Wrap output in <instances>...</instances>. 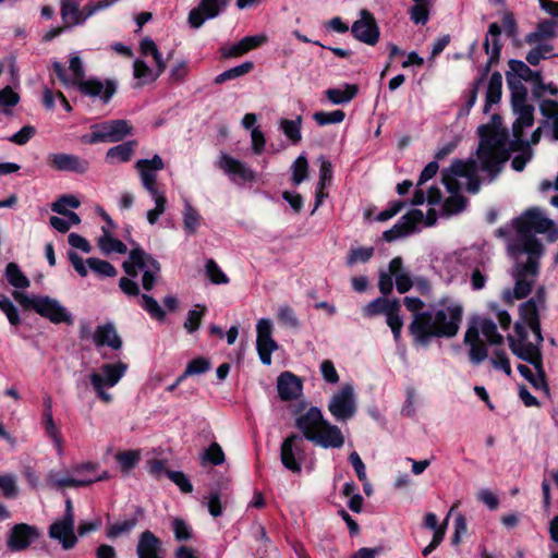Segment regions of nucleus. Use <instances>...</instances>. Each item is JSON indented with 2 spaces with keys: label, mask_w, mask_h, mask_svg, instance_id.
Returning a JSON list of instances; mask_svg holds the SVG:
<instances>
[{
  "label": "nucleus",
  "mask_w": 558,
  "mask_h": 558,
  "mask_svg": "<svg viewBox=\"0 0 558 558\" xmlns=\"http://www.w3.org/2000/svg\"><path fill=\"white\" fill-rule=\"evenodd\" d=\"M460 179L465 180L466 190L470 193L480 191L481 182L475 174L474 162L454 160L449 168L441 172V180L450 196L446 198L442 205V215L451 216L462 211L465 208L466 199L460 194Z\"/></svg>",
  "instance_id": "39448f33"
},
{
  "label": "nucleus",
  "mask_w": 558,
  "mask_h": 558,
  "mask_svg": "<svg viewBox=\"0 0 558 558\" xmlns=\"http://www.w3.org/2000/svg\"><path fill=\"white\" fill-rule=\"evenodd\" d=\"M539 110L544 118L542 126H538L531 136V143H538L542 131L547 125L551 128V136L554 140H558V101L550 99H543L539 105Z\"/></svg>",
  "instance_id": "6ab92c4d"
},
{
  "label": "nucleus",
  "mask_w": 558,
  "mask_h": 558,
  "mask_svg": "<svg viewBox=\"0 0 558 558\" xmlns=\"http://www.w3.org/2000/svg\"><path fill=\"white\" fill-rule=\"evenodd\" d=\"M93 342L97 348L109 347L112 350L122 348V339L112 323L97 326L93 332Z\"/></svg>",
  "instance_id": "a878e982"
},
{
  "label": "nucleus",
  "mask_w": 558,
  "mask_h": 558,
  "mask_svg": "<svg viewBox=\"0 0 558 558\" xmlns=\"http://www.w3.org/2000/svg\"><path fill=\"white\" fill-rule=\"evenodd\" d=\"M544 290L539 289L535 298L520 305L521 320L515 322V335H508L507 340L511 349V341L523 344L522 347L536 345L541 349L543 336L541 331V323L538 318L539 307L544 304Z\"/></svg>",
  "instance_id": "423d86ee"
},
{
  "label": "nucleus",
  "mask_w": 558,
  "mask_h": 558,
  "mask_svg": "<svg viewBox=\"0 0 558 558\" xmlns=\"http://www.w3.org/2000/svg\"><path fill=\"white\" fill-rule=\"evenodd\" d=\"M357 92V85L344 84L343 87L328 88L325 95L333 105H342L351 101L356 96Z\"/></svg>",
  "instance_id": "f704fd0d"
},
{
  "label": "nucleus",
  "mask_w": 558,
  "mask_h": 558,
  "mask_svg": "<svg viewBox=\"0 0 558 558\" xmlns=\"http://www.w3.org/2000/svg\"><path fill=\"white\" fill-rule=\"evenodd\" d=\"M80 3L72 0H61V17L64 23V27H73L84 23L82 17Z\"/></svg>",
  "instance_id": "72a5a7b5"
},
{
  "label": "nucleus",
  "mask_w": 558,
  "mask_h": 558,
  "mask_svg": "<svg viewBox=\"0 0 558 558\" xmlns=\"http://www.w3.org/2000/svg\"><path fill=\"white\" fill-rule=\"evenodd\" d=\"M159 551L160 541L150 531L143 532L136 548L138 558H161Z\"/></svg>",
  "instance_id": "7c9ffc66"
},
{
  "label": "nucleus",
  "mask_w": 558,
  "mask_h": 558,
  "mask_svg": "<svg viewBox=\"0 0 558 558\" xmlns=\"http://www.w3.org/2000/svg\"><path fill=\"white\" fill-rule=\"evenodd\" d=\"M468 329H475L477 337L480 333L490 345H500L504 343V337L498 332L495 322L490 318L478 317Z\"/></svg>",
  "instance_id": "c85d7f7f"
},
{
  "label": "nucleus",
  "mask_w": 558,
  "mask_h": 558,
  "mask_svg": "<svg viewBox=\"0 0 558 558\" xmlns=\"http://www.w3.org/2000/svg\"><path fill=\"white\" fill-rule=\"evenodd\" d=\"M165 168V163L159 155L151 159H140L135 162V169L138 171L141 183L155 202V208L147 211V221L155 225L159 217L165 213L167 198L163 192L157 186L158 171Z\"/></svg>",
  "instance_id": "0eeeda50"
},
{
  "label": "nucleus",
  "mask_w": 558,
  "mask_h": 558,
  "mask_svg": "<svg viewBox=\"0 0 558 558\" xmlns=\"http://www.w3.org/2000/svg\"><path fill=\"white\" fill-rule=\"evenodd\" d=\"M43 423H44V427H45V432H46L47 436L51 438L59 454H61L62 453V438L60 435V430L53 421V415L52 414L43 415Z\"/></svg>",
  "instance_id": "de8ad7c7"
},
{
  "label": "nucleus",
  "mask_w": 558,
  "mask_h": 558,
  "mask_svg": "<svg viewBox=\"0 0 558 558\" xmlns=\"http://www.w3.org/2000/svg\"><path fill=\"white\" fill-rule=\"evenodd\" d=\"M20 96L10 86L0 90V109L4 113H9V109L17 105Z\"/></svg>",
  "instance_id": "052dcab7"
},
{
  "label": "nucleus",
  "mask_w": 558,
  "mask_h": 558,
  "mask_svg": "<svg viewBox=\"0 0 558 558\" xmlns=\"http://www.w3.org/2000/svg\"><path fill=\"white\" fill-rule=\"evenodd\" d=\"M182 216L184 230L189 234H195L201 225L202 217L199 213L187 201L184 203Z\"/></svg>",
  "instance_id": "58836bf2"
},
{
  "label": "nucleus",
  "mask_w": 558,
  "mask_h": 558,
  "mask_svg": "<svg viewBox=\"0 0 558 558\" xmlns=\"http://www.w3.org/2000/svg\"><path fill=\"white\" fill-rule=\"evenodd\" d=\"M86 264L90 270L102 277H114L117 269L107 260L98 258H88Z\"/></svg>",
  "instance_id": "09e8293b"
},
{
  "label": "nucleus",
  "mask_w": 558,
  "mask_h": 558,
  "mask_svg": "<svg viewBox=\"0 0 558 558\" xmlns=\"http://www.w3.org/2000/svg\"><path fill=\"white\" fill-rule=\"evenodd\" d=\"M36 313L49 319L53 324H72V317L57 300L49 296H41L36 304Z\"/></svg>",
  "instance_id": "412c9836"
},
{
  "label": "nucleus",
  "mask_w": 558,
  "mask_h": 558,
  "mask_svg": "<svg viewBox=\"0 0 558 558\" xmlns=\"http://www.w3.org/2000/svg\"><path fill=\"white\" fill-rule=\"evenodd\" d=\"M254 69V63L252 61L243 62L240 65L231 68L215 77L216 84H222L227 81L238 78L250 73Z\"/></svg>",
  "instance_id": "37998d69"
},
{
  "label": "nucleus",
  "mask_w": 558,
  "mask_h": 558,
  "mask_svg": "<svg viewBox=\"0 0 558 558\" xmlns=\"http://www.w3.org/2000/svg\"><path fill=\"white\" fill-rule=\"evenodd\" d=\"M218 167L233 181L241 180L243 182L253 181L255 173L247 168L242 161L222 153L218 160Z\"/></svg>",
  "instance_id": "4be33fe9"
},
{
  "label": "nucleus",
  "mask_w": 558,
  "mask_h": 558,
  "mask_svg": "<svg viewBox=\"0 0 558 558\" xmlns=\"http://www.w3.org/2000/svg\"><path fill=\"white\" fill-rule=\"evenodd\" d=\"M48 165L58 171H72L76 173H85L89 168V162L75 155L54 153L47 157Z\"/></svg>",
  "instance_id": "aec40b11"
},
{
  "label": "nucleus",
  "mask_w": 558,
  "mask_h": 558,
  "mask_svg": "<svg viewBox=\"0 0 558 558\" xmlns=\"http://www.w3.org/2000/svg\"><path fill=\"white\" fill-rule=\"evenodd\" d=\"M140 460V454L135 451H125L117 454V461L123 472L135 468Z\"/></svg>",
  "instance_id": "774afa93"
},
{
  "label": "nucleus",
  "mask_w": 558,
  "mask_h": 558,
  "mask_svg": "<svg viewBox=\"0 0 558 558\" xmlns=\"http://www.w3.org/2000/svg\"><path fill=\"white\" fill-rule=\"evenodd\" d=\"M487 278L488 274L484 265L474 267L471 271L472 289L475 291L484 289L487 282Z\"/></svg>",
  "instance_id": "338daca9"
},
{
  "label": "nucleus",
  "mask_w": 558,
  "mask_h": 558,
  "mask_svg": "<svg viewBox=\"0 0 558 558\" xmlns=\"http://www.w3.org/2000/svg\"><path fill=\"white\" fill-rule=\"evenodd\" d=\"M136 146L135 141L124 142L120 145L113 146L108 149L106 154L107 160L114 162H126L131 159L134 148Z\"/></svg>",
  "instance_id": "c9c22d12"
},
{
  "label": "nucleus",
  "mask_w": 558,
  "mask_h": 558,
  "mask_svg": "<svg viewBox=\"0 0 558 558\" xmlns=\"http://www.w3.org/2000/svg\"><path fill=\"white\" fill-rule=\"evenodd\" d=\"M509 72L507 74L513 75L514 77L522 81L527 82H536L539 80V74L537 72L532 71L527 64H525L521 60H510L509 61Z\"/></svg>",
  "instance_id": "e433bc0d"
},
{
  "label": "nucleus",
  "mask_w": 558,
  "mask_h": 558,
  "mask_svg": "<svg viewBox=\"0 0 558 558\" xmlns=\"http://www.w3.org/2000/svg\"><path fill=\"white\" fill-rule=\"evenodd\" d=\"M400 302L399 300H392L389 311L386 313V322L391 328L396 340L400 338L401 329L403 326L402 318L400 317Z\"/></svg>",
  "instance_id": "ea45409f"
},
{
  "label": "nucleus",
  "mask_w": 558,
  "mask_h": 558,
  "mask_svg": "<svg viewBox=\"0 0 558 558\" xmlns=\"http://www.w3.org/2000/svg\"><path fill=\"white\" fill-rule=\"evenodd\" d=\"M345 113L342 110H335L331 112L318 111L315 112L313 118L319 125L340 123L344 120Z\"/></svg>",
  "instance_id": "bf43d9fd"
},
{
  "label": "nucleus",
  "mask_w": 558,
  "mask_h": 558,
  "mask_svg": "<svg viewBox=\"0 0 558 558\" xmlns=\"http://www.w3.org/2000/svg\"><path fill=\"white\" fill-rule=\"evenodd\" d=\"M49 536L61 543L62 548L68 550L75 546L77 537L74 533V520L60 519L49 527Z\"/></svg>",
  "instance_id": "5701e85b"
},
{
  "label": "nucleus",
  "mask_w": 558,
  "mask_h": 558,
  "mask_svg": "<svg viewBox=\"0 0 558 558\" xmlns=\"http://www.w3.org/2000/svg\"><path fill=\"white\" fill-rule=\"evenodd\" d=\"M123 269L131 277H136L138 269L142 270V286L144 290L150 291L160 274L161 266L157 259L137 246L131 250L129 258L123 263Z\"/></svg>",
  "instance_id": "6e6552de"
},
{
  "label": "nucleus",
  "mask_w": 558,
  "mask_h": 558,
  "mask_svg": "<svg viewBox=\"0 0 558 558\" xmlns=\"http://www.w3.org/2000/svg\"><path fill=\"white\" fill-rule=\"evenodd\" d=\"M523 344L511 341V351L519 359L530 363L535 368L536 374L527 380L535 389H539L548 393V385L546 381V373L543 366L542 350L536 345L522 347Z\"/></svg>",
  "instance_id": "9b49d317"
},
{
  "label": "nucleus",
  "mask_w": 558,
  "mask_h": 558,
  "mask_svg": "<svg viewBox=\"0 0 558 558\" xmlns=\"http://www.w3.org/2000/svg\"><path fill=\"white\" fill-rule=\"evenodd\" d=\"M392 300L386 298H377L369 302L364 308L365 316L372 317L378 314H385L389 311Z\"/></svg>",
  "instance_id": "603ef678"
},
{
  "label": "nucleus",
  "mask_w": 558,
  "mask_h": 558,
  "mask_svg": "<svg viewBox=\"0 0 558 558\" xmlns=\"http://www.w3.org/2000/svg\"><path fill=\"white\" fill-rule=\"evenodd\" d=\"M507 83L511 92V105L517 120L512 125L513 141L509 142L506 131H494L488 125H482L478 133L482 137L477 156L483 171L492 175L499 173L501 165L508 159L509 150H517L529 142L523 140V129L534 123L533 107L526 104L527 89L513 75L507 74Z\"/></svg>",
  "instance_id": "f03ea898"
},
{
  "label": "nucleus",
  "mask_w": 558,
  "mask_h": 558,
  "mask_svg": "<svg viewBox=\"0 0 558 558\" xmlns=\"http://www.w3.org/2000/svg\"><path fill=\"white\" fill-rule=\"evenodd\" d=\"M308 172V162L305 156H299L292 165V182L299 185L303 182Z\"/></svg>",
  "instance_id": "6e6d98bb"
},
{
  "label": "nucleus",
  "mask_w": 558,
  "mask_h": 558,
  "mask_svg": "<svg viewBox=\"0 0 558 558\" xmlns=\"http://www.w3.org/2000/svg\"><path fill=\"white\" fill-rule=\"evenodd\" d=\"M203 462H209L214 465H220L225 462L226 457L221 446L217 442L210 444V446L204 451L202 456Z\"/></svg>",
  "instance_id": "5fc2aeb1"
},
{
  "label": "nucleus",
  "mask_w": 558,
  "mask_h": 558,
  "mask_svg": "<svg viewBox=\"0 0 558 558\" xmlns=\"http://www.w3.org/2000/svg\"><path fill=\"white\" fill-rule=\"evenodd\" d=\"M425 216L420 209H412L404 215L398 223L383 233L387 242L395 241L415 231L416 226L424 220Z\"/></svg>",
  "instance_id": "a211bd4d"
},
{
  "label": "nucleus",
  "mask_w": 558,
  "mask_h": 558,
  "mask_svg": "<svg viewBox=\"0 0 558 558\" xmlns=\"http://www.w3.org/2000/svg\"><path fill=\"white\" fill-rule=\"evenodd\" d=\"M37 536L38 533L35 527L20 523L12 529L8 538V546L14 551L23 550L27 548Z\"/></svg>",
  "instance_id": "393cba45"
},
{
  "label": "nucleus",
  "mask_w": 558,
  "mask_h": 558,
  "mask_svg": "<svg viewBox=\"0 0 558 558\" xmlns=\"http://www.w3.org/2000/svg\"><path fill=\"white\" fill-rule=\"evenodd\" d=\"M229 0H201L198 7L189 13V23L193 28H199L206 20L217 17L228 5Z\"/></svg>",
  "instance_id": "dca6fc26"
},
{
  "label": "nucleus",
  "mask_w": 558,
  "mask_h": 558,
  "mask_svg": "<svg viewBox=\"0 0 558 558\" xmlns=\"http://www.w3.org/2000/svg\"><path fill=\"white\" fill-rule=\"evenodd\" d=\"M403 304L413 313L409 330L420 345H427L433 338H452L460 329L463 307L456 301L444 298L436 311H423L425 303L414 296H405Z\"/></svg>",
  "instance_id": "20e7f679"
},
{
  "label": "nucleus",
  "mask_w": 558,
  "mask_h": 558,
  "mask_svg": "<svg viewBox=\"0 0 558 558\" xmlns=\"http://www.w3.org/2000/svg\"><path fill=\"white\" fill-rule=\"evenodd\" d=\"M5 277L9 283L19 289L29 287L28 278L20 270L15 263H9L5 268Z\"/></svg>",
  "instance_id": "c03bdc74"
},
{
  "label": "nucleus",
  "mask_w": 558,
  "mask_h": 558,
  "mask_svg": "<svg viewBox=\"0 0 558 558\" xmlns=\"http://www.w3.org/2000/svg\"><path fill=\"white\" fill-rule=\"evenodd\" d=\"M277 389L281 400H293L302 392V381L292 373L284 372L278 377Z\"/></svg>",
  "instance_id": "bb28decb"
},
{
  "label": "nucleus",
  "mask_w": 558,
  "mask_h": 558,
  "mask_svg": "<svg viewBox=\"0 0 558 558\" xmlns=\"http://www.w3.org/2000/svg\"><path fill=\"white\" fill-rule=\"evenodd\" d=\"M464 342L470 345L469 356L473 364L477 365L486 360L488 355L486 344L477 337L475 329L466 330Z\"/></svg>",
  "instance_id": "c756f323"
},
{
  "label": "nucleus",
  "mask_w": 558,
  "mask_h": 558,
  "mask_svg": "<svg viewBox=\"0 0 558 558\" xmlns=\"http://www.w3.org/2000/svg\"><path fill=\"white\" fill-rule=\"evenodd\" d=\"M554 47L550 44H536L526 54V61L531 65H537L542 60L553 54Z\"/></svg>",
  "instance_id": "49530a36"
},
{
  "label": "nucleus",
  "mask_w": 558,
  "mask_h": 558,
  "mask_svg": "<svg viewBox=\"0 0 558 558\" xmlns=\"http://www.w3.org/2000/svg\"><path fill=\"white\" fill-rule=\"evenodd\" d=\"M555 36V23L545 21L537 25L536 29L525 36V41L530 45L542 44L541 41Z\"/></svg>",
  "instance_id": "4c0bfd02"
},
{
  "label": "nucleus",
  "mask_w": 558,
  "mask_h": 558,
  "mask_svg": "<svg viewBox=\"0 0 558 558\" xmlns=\"http://www.w3.org/2000/svg\"><path fill=\"white\" fill-rule=\"evenodd\" d=\"M280 130L284 133L288 140L291 141L292 144H298L302 140L301 135V126H302V117L299 116L295 120L281 119L280 120Z\"/></svg>",
  "instance_id": "a19ab883"
},
{
  "label": "nucleus",
  "mask_w": 558,
  "mask_h": 558,
  "mask_svg": "<svg viewBox=\"0 0 558 558\" xmlns=\"http://www.w3.org/2000/svg\"><path fill=\"white\" fill-rule=\"evenodd\" d=\"M257 339L256 348L259 359L264 365L271 364V353L278 349L277 342L272 339V324L268 318H262L256 325Z\"/></svg>",
  "instance_id": "2eb2a0df"
},
{
  "label": "nucleus",
  "mask_w": 558,
  "mask_h": 558,
  "mask_svg": "<svg viewBox=\"0 0 558 558\" xmlns=\"http://www.w3.org/2000/svg\"><path fill=\"white\" fill-rule=\"evenodd\" d=\"M515 234L508 241V254L513 260L511 277L514 280L512 291H505L504 298L511 301L527 296L539 275L544 245L535 238L536 233L546 234L548 241L558 239V229L554 221L545 217L539 208H530L513 220Z\"/></svg>",
  "instance_id": "f257e3e1"
},
{
  "label": "nucleus",
  "mask_w": 558,
  "mask_h": 558,
  "mask_svg": "<svg viewBox=\"0 0 558 558\" xmlns=\"http://www.w3.org/2000/svg\"><path fill=\"white\" fill-rule=\"evenodd\" d=\"M403 260L397 256L389 263V271L396 278V287L399 293H405L413 287V280L402 267Z\"/></svg>",
  "instance_id": "2f4dec72"
},
{
  "label": "nucleus",
  "mask_w": 558,
  "mask_h": 558,
  "mask_svg": "<svg viewBox=\"0 0 558 558\" xmlns=\"http://www.w3.org/2000/svg\"><path fill=\"white\" fill-rule=\"evenodd\" d=\"M197 308H199V311L197 310H192L187 313V317H186V320L184 323V328L190 332H194L198 329L199 325H201V320L206 312V307L205 306H201V305H196Z\"/></svg>",
  "instance_id": "680f3d73"
},
{
  "label": "nucleus",
  "mask_w": 558,
  "mask_h": 558,
  "mask_svg": "<svg viewBox=\"0 0 558 558\" xmlns=\"http://www.w3.org/2000/svg\"><path fill=\"white\" fill-rule=\"evenodd\" d=\"M133 128L126 120H109L93 124L90 133L84 135L82 141L87 144L116 143L132 134Z\"/></svg>",
  "instance_id": "9d476101"
},
{
  "label": "nucleus",
  "mask_w": 558,
  "mask_h": 558,
  "mask_svg": "<svg viewBox=\"0 0 558 558\" xmlns=\"http://www.w3.org/2000/svg\"><path fill=\"white\" fill-rule=\"evenodd\" d=\"M205 271L214 284H226L229 282L227 275L220 269L214 259H208L206 262Z\"/></svg>",
  "instance_id": "864d4df0"
},
{
  "label": "nucleus",
  "mask_w": 558,
  "mask_h": 558,
  "mask_svg": "<svg viewBox=\"0 0 558 558\" xmlns=\"http://www.w3.org/2000/svg\"><path fill=\"white\" fill-rule=\"evenodd\" d=\"M267 36L264 34L246 36L233 45L221 47V57L225 59L239 58L245 54L246 52L264 45L267 41Z\"/></svg>",
  "instance_id": "b1692460"
},
{
  "label": "nucleus",
  "mask_w": 558,
  "mask_h": 558,
  "mask_svg": "<svg viewBox=\"0 0 558 558\" xmlns=\"http://www.w3.org/2000/svg\"><path fill=\"white\" fill-rule=\"evenodd\" d=\"M429 4L415 3L409 10L410 19L415 24L425 25L429 20Z\"/></svg>",
  "instance_id": "4d7b16f0"
},
{
  "label": "nucleus",
  "mask_w": 558,
  "mask_h": 558,
  "mask_svg": "<svg viewBox=\"0 0 558 558\" xmlns=\"http://www.w3.org/2000/svg\"><path fill=\"white\" fill-rule=\"evenodd\" d=\"M501 93H502V76L499 72H494L490 75L488 84H487L484 113H488L492 106L496 105L500 101Z\"/></svg>",
  "instance_id": "473e14b6"
},
{
  "label": "nucleus",
  "mask_w": 558,
  "mask_h": 558,
  "mask_svg": "<svg viewBox=\"0 0 558 558\" xmlns=\"http://www.w3.org/2000/svg\"><path fill=\"white\" fill-rule=\"evenodd\" d=\"M126 371L128 364L120 361L112 364H102L97 372H93L89 375L90 384L101 401L106 403L112 401V396L105 389L114 387L125 375Z\"/></svg>",
  "instance_id": "1a4fd4ad"
},
{
  "label": "nucleus",
  "mask_w": 558,
  "mask_h": 558,
  "mask_svg": "<svg viewBox=\"0 0 558 558\" xmlns=\"http://www.w3.org/2000/svg\"><path fill=\"white\" fill-rule=\"evenodd\" d=\"M425 201L432 205L439 204L441 201V191L436 186H432L427 192V196H425L422 190H416L413 194L412 204L422 205Z\"/></svg>",
  "instance_id": "8fccbe9b"
},
{
  "label": "nucleus",
  "mask_w": 558,
  "mask_h": 558,
  "mask_svg": "<svg viewBox=\"0 0 558 558\" xmlns=\"http://www.w3.org/2000/svg\"><path fill=\"white\" fill-rule=\"evenodd\" d=\"M76 87L85 96L99 97L104 104H108L117 92L114 81L106 80L102 82L96 77L85 78Z\"/></svg>",
  "instance_id": "f3484780"
},
{
  "label": "nucleus",
  "mask_w": 558,
  "mask_h": 558,
  "mask_svg": "<svg viewBox=\"0 0 558 558\" xmlns=\"http://www.w3.org/2000/svg\"><path fill=\"white\" fill-rule=\"evenodd\" d=\"M137 524L136 518H130L121 522H117L107 527V536L116 538L122 534L131 532Z\"/></svg>",
  "instance_id": "3c124183"
},
{
  "label": "nucleus",
  "mask_w": 558,
  "mask_h": 558,
  "mask_svg": "<svg viewBox=\"0 0 558 558\" xmlns=\"http://www.w3.org/2000/svg\"><path fill=\"white\" fill-rule=\"evenodd\" d=\"M360 19L351 26L353 37L368 46H375L380 36V31L374 15L368 10H361Z\"/></svg>",
  "instance_id": "ddd939ff"
},
{
  "label": "nucleus",
  "mask_w": 558,
  "mask_h": 558,
  "mask_svg": "<svg viewBox=\"0 0 558 558\" xmlns=\"http://www.w3.org/2000/svg\"><path fill=\"white\" fill-rule=\"evenodd\" d=\"M110 477L107 471H102L99 476H86L78 477L71 473V470L68 474L61 475L58 472L51 471L47 475V484L56 489H63L70 487H86L96 482L106 481Z\"/></svg>",
  "instance_id": "4468645a"
},
{
  "label": "nucleus",
  "mask_w": 558,
  "mask_h": 558,
  "mask_svg": "<svg viewBox=\"0 0 558 558\" xmlns=\"http://www.w3.org/2000/svg\"><path fill=\"white\" fill-rule=\"evenodd\" d=\"M102 231L104 235L99 238L98 245L105 254H110L112 252L125 254L128 252V247L122 241L112 238L105 227L102 228Z\"/></svg>",
  "instance_id": "79ce46f5"
},
{
  "label": "nucleus",
  "mask_w": 558,
  "mask_h": 558,
  "mask_svg": "<svg viewBox=\"0 0 558 558\" xmlns=\"http://www.w3.org/2000/svg\"><path fill=\"white\" fill-rule=\"evenodd\" d=\"M141 305L153 318L158 320H162L165 318V312L153 296L143 294L141 298Z\"/></svg>",
  "instance_id": "13d9d810"
},
{
  "label": "nucleus",
  "mask_w": 558,
  "mask_h": 558,
  "mask_svg": "<svg viewBox=\"0 0 558 558\" xmlns=\"http://www.w3.org/2000/svg\"><path fill=\"white\" fill-rule=\"evenodd\" d=\"M0 310L5 314L11 325L16 326L21 323L17 308L10 299L5 296L0 299Z\"/></svg>",
  "instance_id": "69168bd1"
},
{
  "label": "nucleus",
  "mask_w": 558,
  "mask_h": 558,
  "mask_svg": "<svg viewBox=\"0 0 558 558\" xmlns=\"http://www.w3.org/2000/svg\"><path fill=\"white\" fill-rule=\"evenodd\" d=\"M210 368V363L204 357H197L190 361L184 371V376H193L206 373Z\"/></svg>",
  "instance_id": "e2e57ef3"
},
{
  "label": "nucleus",
  "mask_w": 558,
  "mask_h": 558,
  "mask_svg": "<svg viewBox=\"0 0 558 558\" xmlns=\"http://www.w3.org/2000/svg\"><path fill=\"white\" fill-rule=\"evenodd\" d=\"M295 427L302 433L291 434L280 447V460L286 469L300 473L305 459L304 439L323 448H341L344 436L341 429L327 421L317 407H311L295 418Z\"/></svg>",
  "instance_id": "7ed1b4c3"
},
{
  "label": "nucleus",
  "mask_w": 558,
  "mask_h": 558,
  "mask_svg": "<svg viewBox=\"0 0 558 558\" xmlns=\"http://www.w3.org/2000/svg\"><path fill=\"white\" fill-rule=\"evenodd\" d=\"M374 255V247H356L350 251L348 264L350 266L356 263H366Z\"/></svg>",
  "instance_id": "0e129e2a"
},
{
  "label": "nucleus",
  "mask_w": 558,
  "mask_h": 558,
  "mask_svg": "<svg viewBox=\"0 0 558 558\" xmlns=\"http://www.w3.org/2000/svg\"><path fill=\"white\" fill-rule=\"evenodd\" d=\"M328 410L337 422L354 417L357 407L352 385L345 384L329 400Z\"/></svg>",
  "instance_id": "f8f14e48"
},
{
  "label": "nucleus",
  "mask_w": 558,
  "mask_h": 558,
  "mask_svg": "<svg viewBox=\"0 0 558 558\" xmlns=\"http://www.w3.org/2000/svg\"><path fill=\"white\" fill-rule=\"evenodd\" d=\"M501 27L497 23H492L484 40L485 52L489 56L485 73L488 72L489 68L499 60L501 52V44L499 41Z\"/></svg>",
  "instance_id": "cd10ccee"
},
{
  "label": "nucleus",
  "mask_w": 558,
  "mask_h": 558,
  "mask_svg": "<svg viewBox=\"0 0 558 558\" xmlns=\"http://www.w3.org/2000/svg\"><path fill=\"white\" fill-rule=\"evenodd\" d=\"M0 492L8 499H14L19 496L17 477L14 474L0 475Z\"/></svg>",
  "instance_id": "a18cd8bd"
}]
</instances>
